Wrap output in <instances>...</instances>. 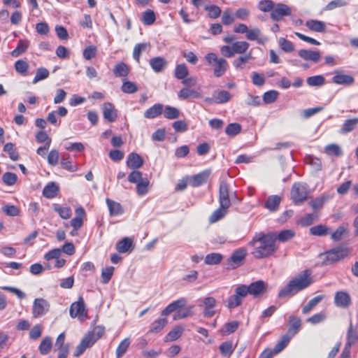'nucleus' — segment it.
Returning <instances> with one entry per match:
<instances>
[{"mask_svg": "<svg viewBox=\"0 0 358 358\" xmlns=\"http://www.w3.org/2000/svg\"><path fill=\"white\" fill-rule=\"evenodd\" d=\"M254 248L252 254L257 259L265 258L272 255L278 249L271 233L262 232L257 234L249 243Z\"/></svg>", "mask_w": 358, "mask_h": 358, "instance_id": "nucleus-1", "label": "nucleus"}, {"mask_svg": "<svg viewBox=\"0 0 358 358\" xmlns=\"http://www.w3.org/2000/svg\"><path fill=\"white\" fill-rule=\"evenodd\" d=\"M312 272L306 269L292 278L278 293L279 298L292 297L313 283Z\"/></svg>", "mask_w": 358, "mask_h": 358, "instance_id": "nucleus-2", "label": "nucleus"}, {"mask_svg": "<svg viewBox=\"0 0 358 358\" xmlns=\"http://www.w3.org/2000/svg\"><path fill=\"white\" fill-rule=\"evenodd\" d=\"M349 254L350 250L347 247L338 246L321 253L319 258L322 259V266H328L343 259Z\"/></svg>", "mask_w": 358, "mask_h": 358, "instance_id": "nucleus-3", "label": "nucleus"}, {"mask_svg": "<svg viewBox=\"0 0 358 358\" xmlns=\"http://www.w3.org/2000/svg\"><path fill=\"white\" fill-rule=\"evenodd\" d=\"M205 59L208 64L213 66V73L215 77H221L227 71L228 64L225 59L219 58L213 52L207 54Z\"/></svg>", "mask_w": 358, "mask_h": 358, "instance_id": "nucleus-4", "label": "nucleus"}, {"mask_svg": "<svg viewBox=\"0 0 358 358\" xmlns=\"http://www.w3.org/2000/svg\"><path fill=\"white\" fill-rule=\"evenodd\" d=\"M308 187L306 183L296 182L291 190V197L295 204H299L306 199L308 194Z\"/></svg>", "mask_w": 358, "mask_h": 358, "instance_id": "nucleus-5", "label": "nucleus"}, {"mask_svg": "<svg viewBox=\"0 0 358 358\" xmlns=\"http://www.w3.org/2000/svg\"><path fill=\"white\" fill-rule=\"evenodd\" d=\"M242 289L245 291V294H250L254 297H257L259 295L266 292L267 285L263 280H257L250 283L248 286L242 285Z\"/></svg>", "mask_w": 358, "mask_h": 358, "instance_id": "nucleus-6", "label": "nucleus"}, {"mask_svg": "<svg viewBox=\"0 0 358 358\" xmlns=\"http://www.w3.org/2000/svg\"><path fill=\"white\" fill-rule=\"evenodd\" d=\"M69 314L71 317H78L80 320L87 318V312L82 296H79L78 301L73 302L71 305Z\"/></svg>", "mask_w": 358, "mask_h": 358, "instance_id": "nucleus-7", "label": "nucleus"}, {"mask_svg": "<svg viewBox=\"0 0 358 358\" xmlns=\"http://www.w3.org/2000/svg\"><path fill=\"white\" fill-rule=\"evenodd\" d=\"M50 303L43 298H36L32 305V316L34 318L45 315L50 309Z\"/></svg>", "mask_w": 358, "mask_h": 358, "instance_id": "nucleus-8", "label": "nucleus"}, {"mask_svg": "<svg viewBox=\"0 0 358 358\" xmlns=\"http://www.w3.org/2000/svg\"><path fill=\"white\" fill-rule=\"evenodd\" d=\"M230 191L228 184L224 181H221L219 188V203L222 207L229 208Z\"/></svg>", "mask_w": 358, "mask_h": 358, "instance_id": "nucleus-9", "label": "nucleus"}, {"mask_svg": "<svg viewBox=\"0 0 358 358\" xmlns=\"http://www.w3.org/2000/svg\"><path fill=\"white\" fill-rule=\"evenodd\" d=\"M245 296L244 289L241 285L238 286L235 289V294L228 298L227 306L230 309L239 306L242 303V299Z\"/></svg>", "mask_w": 358, "mask_h": 358, "instance_id": "nucleus-10", "label": "nucleus"}, {"mask_svg": "<svg viewBox=\"0 0 358 358\" xmlns=\"http://www.w3.org/2000/svg\"><path fill=\"white\" fill-rule=\"evenodd\" d=\"M246 255L247 251L245 248H241L235 250L228 260L229 264L228 268H234L240 266L245 258Z\"/></svg>", "mask_w": 358, "mask_h": 358, "instance_id": "nucleus-11", "label": "nucleus"}, {"mask_svg": "<svg viewBox=\"0 0 358 358\" xmlns=\"http://www.w3.org/2000/svg\"><path fill=\"white\" fill-rule=\"evenodd\" d=\"M292 13L291 8L284 3H278L273 9L271 17L273 20L279 21L284 16L290 15Z\"/></svg>", "mask_w": 358, "mask_h": 358, "instance_id": "nucleus-12", "label": "nucleus"}, {"mask_svg": "<svg viewBox=\"0 0 358 358\" xmlns=\"http://www.w3.org/2000/svg\"><path fill=\"white\" fill-rule=\"evenodd\" d=\"M358 341V330L356 326H353L350 322L347 332V342L345 345V350H350L352 345Z\"/></svg>", "mask_w": 358, "mask_h": 358, "instance_id": "nucleus-13", "label": "nucleus"}, {"mask_svg": "<svg viewBox=\"0 0 358 358\" xmlns=\"http://www.w3.org/2000/svg\"><path fill=\"white\" fill-rule=\"evenodd\" d=\"M299 56L306 61H310L314 63L317 62L320 57L321 54L318 50H312L307 49H301L298 51Z\"/></svg>", "mask_w": 358, "mask_h": 358, "instance_id": "nucleus-14", "label": "nucleus"}, {"mask_svg": "<svg viewBox=\"0 0 358 358\" xmlns=\"http://www.w3.org/2000/svg\"><path fill=\"white\" fill-rule=\"evenodd\" d=\"M335 76L332 78V82L338 85H351L355 82V78L347 74H343L340 71H335Z\"/></svg>", "mask_w": 358, "mask_h": 358, "instance_id": "nucleus-15", "label": "nucleus"}, {"mask_svg": "<svg viewBox=\"0 0 358 358\" xmlns=\"http://www.w3.org/2000/svg\"><path fill=\"white\" fill-rule=\"evenodd\" d=\"M103 116L110 122H113L117 116V110L114 106L110 102H106L101 107Z\"/></svg>", "mask_w": 358, "mask_h": 358, "instance_id": "nucleus-16", "label": "nucleus"}, {"mask_svg": "<svg viewBox=\"0 0 358 358\" xmlns=\"http://www.w3.org/2000/svg\"><path fill=\"white\" fill-rule=\"evenodd\" d=\"M216 305V300L215 298L208 296L206 297L203 299V316L206 317H213L215 311L214 310Z\"/></svg>", "mask_w": 358, "mask_h": 358, "instance_id": "nucleus-17", "label": "nucleus"}, {"mask_svg": "<svg viewBox=\"0 0 358 358\" xmlns=\"http://www.w3.org/2000/svg\"><path fill=\"white\" fill-rule=\"evenodd\" d=\"M210 175L209 169L204 170L198 174L194 175L191 179V185L196 187L205 183Z\"/></svg>", "mask_w": 358, "mask_h": 358, "instance_id": "nucleus-18", "label": "nucleus"}, {"mask_svg": "<svg viewBox=\"0 0 358 358\" xmlns=\"http://www.w3.org/2000/svg\"><path fill=\"white\" fill-rule=\"evenodd\" d=\"M143 164L142 157L136 152L130 153L127 158V165L129 168L137 169L141 167Z\"/></svg>", "mask_w": 358, "mask_h": 358, "instance_id": "nucleus-19", "label": "nucleus"}, {"mask_svg": "<svg viewBox=\"0 0 358 358\" xmlns=\"http://www.w3.org/2000/svg\"><path fill=\"white\" fill-rule=\"evenodd\" d=\"M150 65L152 70L156 72H162L168 64L167 61L162 57H156L150 59Z\"/></svg>", "mask_w": 358, "mask_h": 358, "instance_id": "nucleus-20", "label": "nucleus"}, {"mask_svg": "<svg viewBox=\"0 0 358 358\" xmlns=\"http://www.w3.org/2000/svg\"><path fill=\"white\" fill-rule=\"evenodd\" d=\"M334 303L338 307L346 308L350 303V296L347 292H338L335 294Z\"/></svg>", "mask_w": 358, "mask_h": 358, "instance_id": "nucleus-21", "label": "nucleus"}, {"mask_svg": "<svg viewBox=\"0 0 358 358\" xmlns=\"http://www.w3.org/2000/svg\"><path fill=\"white\" fill-rule=\"evenodd\" d=\"M271 234L275 242L279 241L282 243L291 240L295 236V232L292 229H285L278 234L275 232H271Z\"/></svg>", "mask_w": 358, "mask_h": 358, "instance_id": "nucleus-22", "label": "nucleus"}, {"mask_svg": "<svg viewBox=\"0 0 358 358\" xmlns=\"http://www.w3.org/2000/svg\"><path fill=\"white\" fill-rule=\"evenodd\" d=\"M186 304V300L184 298H181L168 305L165 309H164L161 313L162 316H167L171 313L176 311L178 308L183 307Z\"/></svg>", "mask_w": 358, "mask_h": 358, "instance_id": "nucleus-23", "label": "nucleus"}, {"mask_svg": "<svg viewBox=\"0 0 358 358\" xmlns=\"http://www.w3.org/2000/svg\"><path fill=\"white\" fill-rule=\"evenodd\" d=\"M164 106L156 103L147 109L144 113V117L147 119H154L163 113Z\"/></svg>", "mask_w": 358, "mask_h": 358, "instance_id": "nucleus-24", "label": "nucleus"}, {"mask_svg": "<svg viewBox=\"0 0 358 358\" xmlns=\"http://www.w3.org/2000/svg\"><path fill=\"white\" fill-rule=\"evenodd\" d=\"M104 333V329L101 327H95L92 331L89 332L85 338L93 345Z\"/></svg>", "mask_w": 358, "mask_h": 358, "instance_id": "nucleus-25", "label": "nucleus"}, {"mask_svg": "<svg viewBox=\"0 0 358 358\" xmlns=\"http://www.w3.org/2000/svg\"><path fill=\"white\" fill-rule=\"evenodd\" d=\"M215 103L222 104L228 102L231 98V94L226 90H215L213 92Z\"/></svg>", "mask_w": 358, "mask_h": 358, "instance_id": "nucleus-26", "label": "nucleus"}, {"mask_svg": "<svg viewBox=\"0 0 358 358\" xmlns=\"http://www.w3.org/2000/svg\"><path fill=\"white\" fill-rule=\"evenodd\" d=\"M358 125V117L346 120L340 129L341 134H348L355 130Z\"/></svg>", "mask_w": 358, "mask_h": 358, "instance_id": "nucleus-27", "label": "nucleus"}, {"mask_svg": "<svg viewBox=\"0 0 358 358\" xmlns=\"http://www.w3.org/2000/svg\"><path fill=\"white\" fill-rule=\"evenodd\" d=\"M306 26L311 31L315 32H324L326 29L325 23L317 20H310L306 21Z\"/></svg>", "mask_w": 358, "mask_h": 358, "instance_id": "nucleus-28", "label": "nucleus"}, {"mask_svg": "<svg viewBox=\"0 0 358 358\" xmlns=\"http://www.w3.org/2000/svg\"><path fill=\"white\" fill-rule=\"evenodd\" d=\"M261 31L259 28L255 27L248 29L246 34L247 39L250 41H256L259 44H264L266 38L260 37Z\"/></svg>", "mask_w": 358, "mask_h": 358, "instance_id": "nucleus-29", "label": "nucleus"}, {"mask_svg": "<svg viewBox=\"0 0 358 358\" xmlns=\"http://www.w3.org/2000/svg\"><path fill=\"white\" fill-rule=\"evenodd\" d=\"M289 327L288 332L289 336H294L296 334L301 326V321L299 317L296 316H290L289 319Z\"/></svg>", "mask_w": 358, "mask_h": 358, "instance_id": "nucleus-30", "label": "nucleus"}, {"mask_svg": "<svg viewBox=\"0 0 358 358\" xmlns=\"http://www.w3.org/2000/svg\"><path fill=\"white\" fill-rule=\"evenodd\" d=\"M281 199L278 195H271L268 197L265 202L264 207L270 211H276L280 205Z\"/></svg>", "mask_w": 358, "mask_h": 358, "instance_id": "nucleus-31", "label": "nucleus"}, {"mask_svg": "<svg viewBox=\"0 0 358 358\" xmlns=\"http://www.w3.org/2000/svg\"><path fill=\"white\" fill-rule=\"evenodd\" d=\"M133 246V241L130 238L125 237L120 241L116 245V250L121 253H125L129 251Z\"/></svg>", "mask_w": 358, "mask_h": 358, "instance_id": "nucleus-32", "label": "nucleus"}, {"mask_svg": "<svg viewBox=\"0 0 358 358\" xmlns=\"http://www.w3.org/2000/svg\"><path fill=\"white\" fill-rule=\"evenodd\" d=\"M106 201L110 216H117L121 215L123 213L122 210V206L119 203L115 202L109 199H106Z\"/></svg>", "mask_w": 358, "mask_h": 358, "instance_id": "nucleus-33", "label": "nucleus"}, {"mask_svg": "<svg viewBox=\"0 0 358 358\" xmlns=\"http://www.w3.org/2000/svg\"><path fill=\"white\" fill-rule=\"evenodd\" d=\"M184 331V329L180 326H176L173 329H171L168 334L165 336L164 341L165 342H172L178 338H179L182 332Z\"/></svg>", "mask_w": 358, "mask_h": 358, "instance_id": "nucleus-34", "label": "nucleus"}, {"mask_svg": "<svg viewBox=\"0 0 358 358\" xmlns=\"http://www.w3.org/2000/svg\"><path fill=\"white\" fill-rule=\"evenodd\" d=\"M178 96L180 99H187L189 97L199 98L201 96V94L195 90H191L189 87H184L180 90L178 94Z\"/></svg>", "mask_w": 358, "mask_h": 358, "instance_id": "nucleus-35", "label": "nucleus"}, {"mask_svg": "<svg viewBox=\"0 0 358 358\" xmlns=\"http://www.w3.org/2000/svg\"><path fill=\"white\" fill-rule=\"evenodd\" d=\"M59 188L55 182L48 183L43 190V195L48 199H52L57 196Z\"/></svg>", "mask_w": 358, "mask_h": 358, "instance_id": "nucleus-36", "label": "nucleus"}, {"mask_svg": "<svg viewBox=\"0 0 358 358\" xmlns=\"http://www.w3.org/2000/svg\"><path fill=\"white\" fill-rule=\"evenodd\" d=\"M219 349L222 356L229 357L233 354L235 347L232 341H227L222 343L220 345Z\"/></svg>", "mask_w": 358, "mask_h": 358, "instance_id": "nucleus-37", "label": "nucleus"}, {"mask_svg": "<svg viewBox=\"0 0 358 358\" xmlns=\"http://www.w3.org/2000/svg\"><path fill=\"white\" fill-rule=\"evenodd\" d=\"M163 114L165 118L169 120H174L177 119L180 117V110L170 106H164Z\"/></svg>", "mask_w": 358, "mask_h": 358, "instance_id": "nucleus-38", "label": "nucleus"}, {"mask_svg": "<svg viewBox=\"0 0 358 358\" xmlns=\"http://www.w3.org/2000/svg\"><path fill=\"white\" fill-rule=\"evenodd\" d=\"M54 210L57 212L61 218L67 220L71 217L72 211L70 207L64 206H62L58 204L54 206Z\"/></svg>", "mask_w": 358, "mask_h": 358, "instance_id": "nucleus-39", "label": "nucleus"}, {"mask_svg": "<svg viewBox=\"0 0 358 358\" xmlns=\"http://www.w3.org/2000/svg\"><path fill=\"white\" fill-rule=\"evenodd\" d=\"M228 208H229L222 207L220 205V207L216 209L209 217V222L210 223H214L223 218L227 214Z\"/></svg>", "mask_w": 358, "mask_h": 358, "instance_id": "nucleus-40", "label": "nucleus"}, {"mask_svg": "<svg viewBox=\"0 0 358 358\" xmlns=\"http://www.w3.org/2000/svg\"><path fill=\"white\" fill-rule=\"evenodd\" d=\"M130 343L129 338H126L120 342L115 352L117 358H121L127 352Z\"/></svg>", "mask_w": 358, "mask_h": 358, "instance_id": "nucleus-41", "label": "nucleus"}, {"mask_svg": "<svg viewBox=\"0 0 358 358\" xmlns=\"http://www.w3.org/2000/svg\"><path fill=\"white\" fill-rule=\"evenodd\" d=\"M113 73L116 77H126L129 73V69L124 62H120L115 66Z\"/></svg>", "mask_w": 358, "mask_h": 358, "instance_id": "nucleus-42", "label": "nucleus"}, {"mask_svg": "<svg viewBox=\"0 0 358 358\" xmlns=\"http://www.w3.org/2000/svg\"><path fill=\"white\" fill-rule=\"evenodd\" d=\"M52 346V339L49 336L43 338L41 341L38 349L41 355H47L51 350Z\"/></svg>", "mask_w": 358, "mask_h": 358, "instance_id": "nucleus-43", "label": "nucleus"}, {"mask_svg": "<svg viewBox=\"0 0 358 358\" xmlns=\"http://www.w3.org/2000/svg\"><path fill=\"white\" fill-rule=\"evenodd\" d=\"M29 42L28 41L20 40L17 47L12 51L11 55L14 57H19L24 53L28 48Z\"/></svg>", "mask_w": 358, "mask_h": 358, "instance_id": "nucleus-44", "label": "nucleus"}, {"mask_svg": "<svg viewBox=\"0 0 358 358\" xmlns=\"http://www.w3.org/2000/svg\"><path fill=\"white\" fill-rule=\"evenodd\" d=\"M166 324L167 320L166 318L156 320L150 324L149 332L157 333L162 330Z\"/></svg>", "mask_w": 358, "mask_h": 358, "instance_id": "nucleus-45", "label": "nucleus"}, {"mask_svg": "<svg viewBox=\"0 0 358 358\" xmlns=\"http://www.w3.org/2000/svg\"><path fill=\"white\" fill-rule=\"evenodd\" d=\"M231 45L234 55L245 53L250 46V44L246 41H236Z\"/></svg>", "mask_w": 358, "mask_h": 358, "instance_id": "nucleus-46", "label": "nucleus"}, {"mask_svg": "<svg viewBox=\"0 0 358 358\" xmlns=\"http://www.w3.org/2000/svg\"><path fill=\"white\" fill-rule=\"evenodd\" d=\"M324 298V295H320L314 297L311 300H310L308 303L303 306L302 309V313L303 314H307L309 313L315 306H317L323 299Z\"/></svg>", "mask_w": 358, "mask_h": 358, "instance_id": "nucleus-47", "label": "nucleus"}, {"mask_svg": "<svg viewBox=\"0 0 358 358\" xmlns=\"http://www.w3.org/2000/svg\"><path fill=\"white\" fill-rule=\"evenodd\" d=\"M291 336L285 335L282 337L281 340L277 343L272 351L275 355L280 352L288 345L290 341Z\"/></svg>", "mask_w": 358, "mask_h": 358, "instance_id": "nucleus-48", "label": "nucleus"}, {"mask_svg": "<svg viewBox=\"0 0 358 358\" xmlns=\"http://www.w3.org/2000/svg\"><path fill=\"white\" fill-rule=\"evenodd\" d=\"M188 69L185 64H180L176 66L174 75L178 80H182L187 76Z\"/></svg>", "mask_w": 358, "mask_h": 358, "instance_id": "nucleus-49", "label": "nucleus"}, {"mask_svg": "<svg viewBox=\"0 0 358 358\" xmlns=\"http://www.w3.org/2000/svg\"><path fill=\"white\" fill-rule=\"evenodd\" d=\"M149 46L150 43H138L134 46L133 50V57L137 62H139L141 52L145 51Z\"/></svg>", "mask_w": 358, "mask_h": 358, "instance_id": "nucleus-50", "label": "nucleus"}, {"mask_svg": "<svg viewBox=\"0 0 358 358\" xmlns=\"http://www.w3.org/2000/svg\"><path fill=\"white\" fill-rule=\"evenodd\" d=\"M252 58L251 52L239 57L233 62V65L236 69H243L244 64L247 63Z\"/></svg>", "mask_w": 358, "mask_h": 358, "instance_id": "nucleus-51", "label": "nucleus"}, {"mask_svg": "<svg viewBox=\"0 0 358 358\" xmlns=\"http://www.w3.org/2000/svg\"><path fill=\"white\" fill-rule=\"evenodd\" d=\"M278 44L280 48L285 52H292L294 50V45L289 41L287 40L285 38H280L278 40Z\"/></svg>", "mask_w": 358, "mask_h": 358, "instance_id": "nucleus-52", "label": "nucleus"}, {"mask_svg": "<svg viewBox=\"0 0 358 358\" xmlns=\"http://www.w3.org/2000/svg\"><path fill=\"white\" fill-rule=\"evenodd\" d=\"M325 152L329 155L341 156L343 155L341 147L336 144L332 143L327 145L325 148Z\"/></svg>", "mask_w": 358, "mask_h": 358, "instance_id": "nucleus-53", "label": "nucleus"}, {"mask_svg": "<svg viewBox=\"0 0 358 358\" xmlns=\"http://www.w3.org/2000/svg\"><path fill=\"white\" fill-rule=\"evenodd\" d=\"M3 151L8 154L13 161L19 159V155L15 152V145L12 143H7L3 147Z\"/></svg>", "mask_w": 358, "mask_h": 358, "instance_id": "nucleus-54", "label": "nucleus"}, {"mask_svg": "<svg viewBox=\"0 0 358 358\" xmlns=\"http://www.w3.org/2000/svg\"><path fill=\"white\" fill-rule=\"evenodd\" d=\"M115 268L113 266H107L101 271V282L107 284L111 279Z\"/></svg>", "mask_w": 358, "mask_h": 358, "instance_id": "nucleus-55", "label": "nucleus"}, {"mask_svg": "<svg viewBox=\"0 0 358 358\" xmlns=\"http://www.w3.org/2000/svg\"><path fill=\"white\" fill-rule=\"evenodd\" d=\"M241 131V125L238 123H231L225 129V133L229 136L238 135Z\"/></svg>", "mask_w": 358, "mask_h": 358, "instance_id": "nucleus-56", "label": "nucleus"}, {"mask_svg": "<svg viewBox=\"0 0 358 358\" xmlns=\"http://www.w3.org/2000/svg\"><path fill=\"white\" fill-rule=\"evenodd\" d=\"M222 259V256L220 253H210L205 257V263L208 265L219 264Z\"/></svg>", "mask_w": 358, "mask_h": 358, "instance_id": "nucleus-57", "label": "nucleus"}, {"mask_svg": "<svg viewBox=\"0 0 358 358\" xmlns=\"http://www.w3.org/2000/svg\"><path fill=\"white\" fill-rule=\"evenodd\" d=\"M49 71L44 67L38 68L36 70L35 77L33 79V83L36 84L38 82L46 79L49 76Z\"/></svg>", "mask_w": 358, "mask_h": 358, "instance_id": "nucleus-58", "label": "nucleus"}, {"mask_svg": "<svg viewBox=\"0 0 358 358\" xmlns=\"http://www.w3.org/2000/svg\"><path fill=\"white\" fill-rule=\"evenodd\" d=\"M307 84L310 86H322L324 84L325 79L322 76H314L308 77L306 80Z\"/></svg>", "mask_w": 358, "mask_h": 358, "instance_id": "nucleus-59", "label": "nucleus"}, {"mask_svg": "<svg viewBox=\"0 0 358 358\" xmlns=\"http://www.w3.org/2000/svg\"><path fill=\"white\" fill-rule=\"evenodd\" d=\"M92 346V345L84 337L82 339L80 344L77 346L76 350L74 352V356L75 357L80 356L87 348H90Z\"/></svg>", "mask_w": 358, "mask_h": 358, "instance_id": "nucleus-60", "label": "nucleus"}, {"mask_svg": "<svg viewBox=\"0 0 358 358\" xmlns=\"http://www.w3.org/2000/svg\"><path fill=\"white\" fill-rule=\"evenodd\" d=\"M155 13L152 10L148 9L143 13L142 22L144 24L151 25L155 22Z\"/></svg>", "mask_w": 358, "mask_h": 358, "instance_id": "nucleus-61", "label": "nucleus"}, {"mask_svg": "<svg viewBox=\"0 0 358 358\" xmlns=\"http://www.w3.org/2000/svg\"><path fill=\"white\" fill-rule=\"evenodd\" d=\"M149 180L148 178H143L140 182L136 183V192L140 196L145 195L148 192V187L149 185Z\"/></svg>", "mask_w": 358, "mask_h": 358, "instance_id": "nucleus-62", "label": "nucleus"}, {"mask_svg": "<svg viewBox=\"0 0 358 358\" xmlns=\"http://www.w3.org/2000/svg\"><path fill=\"white\" fill-rule=\"evenodd\" d=\"M122 90L123 92L127 94H132L138 90L137 85L131 81L124 80L123 81Z\"/></svg>", "mask_w": 358, "mask_h": 358, "instance_id": "nucleus-63", "label": "nucleus"}, {"mask_svg": "<svg viewBox=\"0 0 358 358\" xmlns=\"http://www.w3.org/2000/svg\"><path fill=\"white\" fill-rule=\"evenodd\" d=\"M348 4L345 0H333L327 3L325 6V10H332L336 8L346 6Z\"/></svg>", "mask_w": 358, "mask_h": 358, "instance_id": "nucleus-64", "label": "nucleus"}]
</instances>
